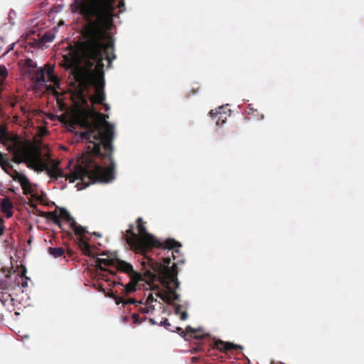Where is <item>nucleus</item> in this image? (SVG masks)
Masks as SVG:
<instances>
[{
  "label": "nucleus",
  "instance_id": "f257e3e1",
  "mask_svg": "<svg viewBox=\"0 0 364 364\" xmlns=\"http://www.w3.org/2000/svg\"><path fill=\"white\" fill-rule=\"evenodd\" d=\"M107 117L101 112L87 109L78 113L75 122L85 129L80 133V136L87 142V154L108 158L111 161L110 166L103 168L90 162L87 166L77 165L72 172L65 175L63 171L58 168L59 163L49 168L42 158L41 151L38 149H33L24 163L28 168L37 172L46 171L50 178L53 179L65 178L70 183L80 179L85 187L96 182L110 181L114 178V164L112 159L114 132V126L107 122Z\"/></svg>",
  "mask_w": 364,
  "mask_h": 364
},
{
  "label": "nucleus",
  "instance_id": "f03ea898",
  "mask_svg": "<svg viewBox=\"0 0 364 364\" xmlns=\"http://www.w3.org/2000/svg\"><path fill=\"white\" fill-rule=\"evenodd\" d=\"M112 30L87 23L83 33L85 40L77 48L79 61L83 65L68 57H64L62 64L66 70H70L75 80L82 88L94 87L91 102L95 104L102 105L105 100L103 60L105 58L109 63L108 67H111L112 60L116 58L114 39L110 34Z\"/></svg>",
  "mask_w": 364,
  "mask_h": 364
},
{
  "label": "nucleus",
  "instance_id": "7ed1b4c3",
  "mask_svg": "<svg viewBox=\"0 0 364 364\" xmlns=\"http://www.w3.org/2000/svg\"><path fill=\"white\" fill-rule=\"evenodd\" d=\"M144 223L141 218H138L136 225L139 234L134 232V225L131 224L126 231L127 235L124 236L130 248L136 253L143 256L141 262L143 269L149 267L148 260L157 261L149 255V252H152L154 248L168 250V253L171 251V257L176 259L180 255V251L178 249L181 247L180 242L171 238L166 240L164 242L160 241L146 231Z\"/></svg>",
  "mask_w": 364,
  "mask_h": 364
},
{
  "label": "nucleus",
  "instance_id": "20e7f679",
  "mask_svg": "<svg viewBox=\"0 0 364 364\" xmlns=\"http://www.w3.org/2000/svg\"><path fill=\"white\" fill-rule=\"evenodd\" d=\"M117 0H74L73 13H79L87 23L113 28Z\"/></svg>",
  "mask_w": 364,
  "mask_h": 364
},
{
  "label": "nucleus",
  "instance_id": "39448f33",
  "mask_svg": "<svg viewBox=\"0 0 364 364\" xmlns=\"http://www.w3.org/2000/svg\"><path fill=\"white\" fill-rule=\"evenodd\" d=\"M162 259L163 262L149 259V267L144 269L145 275L150 279H154L156 277V274H158L162 279V283L168 290H170L173 301H178L180 295L176 292V289H178L180 286V282L177 278V264L173 263L171 268H169L170 255L163 257Z\"/></svg>",
  "mask_w": 364,
  "mask_h": 364
},
{
  "label": "nucleus",
  "instance_id": "423d86ee",
  "mask_svg": "<svg viewBox=\"0 0 364 364\" xmlns=\"http://www.w3.org/2000/svg\"><path fill=\"white\" fill-rule=\"evenodd\" d=\"M0 143L7 146L8 151L13 155L12 161L16 164L24 163L33 150L21 141L18 135L11 134L6 125L0 126Z\"/></svg>",
  "mask_w": 364,
  "mask_h": 364
},
{
  "label": "nucleus",
  "instance_id": "0eeeda50",
  "mask_svg": "<svg viewBox=\"0 0 364 364\" xmlns=\"http://www.w3.org/2000/svg\"><path fill=\"white\" fill-rule=\"evenodd\" d=\"M115 267L118 271L127 274L129 277V282L125 285L119 282V284L124 287L123 291L126 295L136 291L139 282L144 280L142 274L135 271L132 264L129 262L117 259L115 260Z\"/></svg>",
  "mask_w": 364,
  "mask_h": 364
},
{
  "label": "nucleus",
  "instance_id": "6e6552de",
  "mask_svg": "<svg viewBox=\"0 0 364 364\" xmlns=\"http://www.w3.org/2000/svg\"><path fill=\"white\" fill-rule=\"evenodd\" d=\"M60 220L63 219L69 223L70 228L74 230L77 235H85L87 232L86 228L78 225L75 219L70 215V213L65 208L60 209Z\"/></svg>",
  "mask_w": 364,
  "mask_h": 364
},
{
  "label": "nucleus",
  "instance_id": "1a4fd4ad",
  "mask_svg": "<svg viewBox=\"0 0 364 364\" xmlns=\"http://www.w3.org/2000/svg\"><path fill=\"white\" fill-rule=\"evenodd\" d=\"M212 349H216L223 353H228L235 350L242 349V347L230 342H225L222 340H215L211 344Z\"/></svg>",
  "mask_w": 364,
  "mask_h": 364
},
{
  "label": "nucleus",
  "instance_id": "9d476101",
  "mask_svg": "<svg viewBox=\"0 0 364 364\" xmlns=\"http://www.w3.org/2000/svg\"><path fill=\"white\" fill-rule=\"evenodd\" d=\"M46 65L44 68H41L36 71H34L33 73H31V70L29 71V75H31V79L36 82V84H43L46 82Z\"/></svg>",
  "mask_w": 364,
  "mask_h": 364
},
{
  "label": "nucleus",
  "instance_id": "9b49d317",
  "mask_svg": "<svg viewBox=\"0 0 364 364\" xmlns=\"http://www.w3.org/2000/svg\"><path fill=\"white\" fill-rule=\"evenodd\" d=\"M78 236H79L78 246H79L80 249L82 250V252H83V254L88 257H94L95 255H94V253L91 251L90 245L87 241H85L83 239V237H82L83 235H78Z\"/></svg>",
  "mask_w": 364,
  "mask_h": 364
},
{
  "label": "nucleus",
  "instance_id": "f8f14e48",
  "mask_svg": "<svg viewBox=\"0 0 364 364\" xmlns=\"http://www.w3.org/2000/svg\"><path fill=\"white\" fill-rule=\"evenodd\" d=\"M1 211L6 214L7 218H11L13 215L11 209L13 208V203L9 198H4L0 203Z\"/></svg>",
  "mask_w": 364,
  "mask_h": 364
},
{
  "label": "nucleus",
  "instance_id": "ddd939ff",
  "mask_svg": "<svg viewBox=\"0 0 364 364\" xmlns=\"http://www.w3.org/2000/svg\"><path fill=\"white\" fill-rule=\"evenodd\" d=\"M95 266L97 268V269H99L100 271H107L105 268L103 267V266L105 267H110V266H114L115 267V261L105 258H97L95 262Z\"/></svg>",
  "mask_w": 364,
  "mask_h": 364
},
{
  "label": "nucleus",
  "instance_id": "4468645a",
  "mask_svg": "<svg viewBox=\"0 0 364 364\" xmlns=\"http://www.w3.org/2000/svg\"><path fill=\"white\" fill-rule=\"evenodd\" d=\"M123 296H116L115 301L117 304H122L123 306L129 305V304H135L136 306L138 304H141L142 301L141 300L137 301L134 298H128L125 299L124 296H127L124 291H122Z\"/></svg>",
  "mask_w": 364,
  "mask_h": 364
},
{
  "label": "nucleus",
  "instance_id": "2eb2a0df",
  "mask_svg": "<svg viewBox=\"0 0 364 364\" xmlns=\"http://www.w3.org/2000/svg\"><path fill=\"white\" fill-rule=\"evenodd\" d=\"M46 69L48 80L54 84L58 83V77L54 73V67L47 63L46 64Z\"/></svg>",
  "mask_w": 364,
  "mask_h": 364
},
{
  "label": "nucleus",
  "instance_id": "dca6fc26",
  "mask_svg": "<svg viewBox=\"0 0 364 364\" xmlns=\"http://www.w3.org/2000/svg\"><path fill=\"white\" fill-rule=\"evenodd\" d=\"M22 187L25 193L31 192L30 182L28 178L23 174V176H19L17 181Z\"/></svg>",
  "mask_w": 364,
  "mask_h": 364
},
{
  "label": "nucleus",
  "instance_id": "f3484780",
  "mask_svg": "<svg viewBox=\"0 0 364 364\" xmlns=\"http://www.w3.org/2000/svg\"><path fill=\"white\" fill-rule=\"evenodd\" d=\"M48 253L53 257L57 258L62 257L65 254V249L63 247H50L48 249Z\"/></svg>",
  "mask_w": 364,
  "mask_h": 364
},
{
  "label": "nucleus",
  "instance_id": "a211bd4d",
  "mask_svg": "<svg viewBox=\"0 0 364 364\" xmlns=\"http://www.w3.org/2000/svg\"><path fill=\"white\" fill-rule=\"evenodd\" d=\"M46 215L49 220H52L55 224L58 225L59 227H61L60 216L56 210L48 212Z\"/></svg>",
  "mask_w": 364,
  "mask_h": 364
},
{
  "label": "nucleus",
  "instance_id": "6ab92c4d",
  "mask_svg": "<svg viewBox=\"0 0 364 364\" xmlns=\"http://www.w3.org/2000/svg\"><path fill=\"white\" fill-rule=\"evenodd\" d=\"M158 296L166 303L169 305H173V299L171 297V294H170V290H168L166 293H160Z\"/></svg>",
  "mask_w": 364,
  "mask_h": 364
},
{
  "label": "nucleus",
  "instance_id": "aec40b11",
  "mask_svg": "<svg viewBox=\"0 0 364 364\" xmlns=\"http://www.w3.org/2000/svg\"><path fill=\"white\" fill-rule=\"evenodd\" d=\"M209 114L210 116L215 120V122H216V124L219 125L220 124V120L221 119V112H218V111H215L214 112L213 110H210V112H209Z\"/></svg>",
  "mask_w": 364,
  "mask_h": 364
},
{
  "label": "nucleus",
  "instance_id": "412c9836",
  "mask_svg": "<svg viewBox=\"0 0 364 364\" xmlns=\"http://www.w3.org/2000/svg\"><path fill=\"white\" fill-rule=\"evenodd\" d=\"M24 66L28 69L33 70L37 67V64L32 59L26 58L25 60Z\"/></svg>",
  "mask_w": 364,
  "mask_h": 364
},
{
  "label": "nucleus",
  "instance_id": "4be33fe9",
  "mask_svg": "<svg viewBox=\"0 0 364 364\" xmlns=\"http://www.w3.org/2000/svg\"><path fill=\"white\" fill-rule=\"evenodd\" d=\"M55 38V36L54 34L51 33H46L43 36V41H45V42H52L53 41Z\"/></svg>",
  "mask_w": 364,
  "mask_h": 364
},
{
  "label": "nucleus",
  "instance_id": "5701e85b",
  "mask_svg": "<svg viewBox=\"0 0 364 364\" xmlns=\"http://www.w3.org/2000/svg\"><path fill=\"white\" fill-rule=\"evenodd\" d=\"M26 270L22 273V275L21 277V285L22 287H28V278L26 276Z\"/></svg>",
  "mask_w": 364,
  "mask_h": 364
},
{
  "label": "nucleus",
  "instance_id": "b1692460",
  "mask_svg": "<svg viewBox=\"0 0 364 364\" xmlns=\"http://www.w3.org/2000/svg\"><path fill=\"white\" fill-rule=\"evenodd\" d=\"M132 318L133 320V323H136V324L141 323V322L146 319V317H144L143 318H140L139 315L137 314H133L132 316Z\"/></svg>",
  "mask_w": 364,
  "mask_h": 364
},
{
  "label": "nucleus",
  "instance_id": "393cba45",
  "mask_svg": "<svg viewBox=\"0 0 364 364\" xmlns=\"http://www.w3.org/2000/svg\"><path fill=\"white\" fill-rule=\"evenodd\" d=\"M160 326H164L166 329L169 330V331H173L171 329V323L168 322V319L165 318L164 320H162L160 323H159Z\"/></svg>",
  "mask_w": 364,
  "mask_h": 364
},
{
  "label": "nucleus",
  "instance_id": "a878e982",
  "mask_svg": "<svg viewBox=\"0 0 364 364\" xmlns=\"http://www.w3.org/2000/svg\"><path fill=\"white\" fill-rule=\"evenodd\" d=\"M5 220L2 216L0 217V236H1L5 230Z\"/></svg>",
  "mask_w": 364,
  "mask_h": 364
},
{
  "label": "nucleus",
  "instance_id": "bb28decb",
  "mask_svg": "<svg viewBox=\"0 0 364 364\" xmlns=\"http://www.w3.org/2000/svg\"><path fill=\"white\" fill-rule=\"evenodd\" d=\"M186 333L188 334H190L191 336L198 338L197 336L196 335V331L195 329H193L192 327H191L189 326H187L186 328Z\"/></svg>",
  "mask_w": 364,
  "mask_h": 364
},
{
  "label": "nucleus",
  "instance_id": "cd10ccee",
  "mask_svg": "<svg viewBox=\"0 0 364 364\" xmlns=\"http://www.w3.org/2000/svg\"><path fill=\"white\" fill-rule=\"evenodd\" d=\"M153 301H156V299L154 298L153 295L151 294H149V296L147 297L146 300V304H149Z\"/></svg>",
  "mask_w": 364,
  "mask_h": 364
},
{
  "label": "nucleus",
  "instance_id": "c85d7f7f",
  "mask_svg": "<svg viewBox=\"0 0 364 364\" xmlns=\"http://www.w3.org/2000/svg\"><path fill=\"white\" fill-rule=\"evenodd\" d=\"M139 311L141 312V314H146V313H149V307H147V306L140 307L139 309Z\"/></svg>",
  "mask_w": 364,
  "mask_h": 364
},
{
  "label": "nucleus",
  "instance_id": "c756f323",
  "mask_svg": "<svg viewBox=\"0 0 364 364\" xmlns=\"http://www.w3.org/2000/svg\"><path fill=\"white\" fill-rule=\"evenodd\" d=\"M8 164V161L6 159H4V155L0 151V164Z\"/></svg>",
  "mask_w": 364,
  "mask_h": 364
},
{
  "label": "nucleus",
  "instance_id": "7c9ffc66",
  "mask_svg": "<svg viewBox=\"0 0 364 364\" xmlns=\"http://www.w3.org/2000/svg\"><path fill=\"white\" fill-rule=\"evenodd\" d=\"M23 174L18 172L17 171H14V176H13L14 181H18V178L19 176H23Z\"/></svg>",
  "mask_w": 364,
  "mask_h": 364
},
{
  "label": "nucleus",
  "instance_id": "2f4dec72",
  "mask_svg": "<svg viewBox=\"0 0 364 364\" xmlns=\"http://www.w3.org/2000/svg\"><path fill=\"white\" fill-rule=\"evenodd\" d=\"M188 318V314L186 311H183L181 313L180 318L183 321L186 320Z\"/></svg>",
  "mask_w": 364,
  "mask_h": 364
},
{
  "label": "nucleus",
  "instance_id": "473e14b6",
  "mask_svg": "<svg viewBox=\"0 0 364 364\" xmlns=\"http://www.w3.org/2000/svg\"><path fill=\"white\" fill-rule=\"evenodd\" d=\"M181 309H182V306L181 304L176 305V308H175V313L176 314H178L181 312Z\"/></svg>",
  "mask_w": 364,
  "mask_h": 364
},
{
  "label": "nucleus",
  "instance_id": "72a5a7b5",
  "mask_svg": "<svg viewBox=\"0 0 364 364\" xmlns=\"http://www.w3.org/2000/svg\"><path fill=\"white\" fill-rule=\"evenodd\" d=\"M12 48H13V46L11 48H7L6 49V50L1 54V55L4 56V55H6L10 51V50Z\"/></svg>",
  "mask_w": 364,
  "mask_h": 364
},
{
  "label": "nucleus",
  "instance_id": "f704fd0d",
  "mask_svg": "<svg viewBox=\"0 0 364 364\" xmlns=\"http://www.w3.org/2000/svg\"><path fill=\"white\" fill-rule=\"evenodd\" d=\"M30 205L31 207H32L33 209H35L36 210H38V208H37V205L33 203H30Z\"/></svg>",
  "mask_w": 364,
  "mask_h": 364
},
{
  "label": "nucleus",
  "instance_id": "c9c22d12",
  "mask_svg": "<svg viewBox=\"0 0 364 364\" xmlns=\"http://www.w3.org/2000/svg\"><path fill=\"white\" fill-rule=\"evenodd\" d=\"M149 322L153 325L156 324V322L153 318H149Z\"/></svg>",
  "mask_w": 364,
  "mask_h": 364
},
{
  "label": "nucleus",
  "instance_id": "e433bc0d",
  "mask_svg": "<svg viewBox=\"0 0 364 364\" xmlns=\"http://www.w3.org/2000/svg\"><path fill=\"white\" fill-rule=\"evenodd\" d=\"M124 6V1H121L119 3L118 6H119V8H121V6Z\"/></svg>",
  "mask_w": 364,
  "mask_h": 364
},
{
  "label": "nucleus",
  "instance_id": "4c0bfd02",
  "mask_svg": "<svg viewBox=\"0 0 364 364\" xmlns=\"http://www.w3.org/2000/svg\"><path fill=\"white\" fill-rule=\"evenodd\" d=\"M3 286H4L3 282H0V289L1 290H4L5 289V288Z\"/></svg>",
  "mask_w": 364,
  "mask_h": 364
},
{
  "label": "nucleus",
  "instance_id": "58836bf2",
  "mask_svg": "<svg viewBox=\"0 0 364 364\" xmlns=\"http://www.w3.org/2000/svg\"><path fill=\"white\" fill-rule=\"evenodd\" d=\"M94 235L97 236V237H100L101 236L100 234H98V233H96V232H94Z\"/></svg>",
  "mask_w": 364,
  "mask_h": 364
},
{
  "label": "nucleus",
  "instance_id": "ea45409f",
  "mask_svg": "<svg viewBox=\"0 0 364 364\" xmlns=\"http://www.w3.org/2000/svg\"><path fill=\"white\" fill-rule=\"evenodd\" d=\"M177 331H182V328H180V327H177Z\"/></svg>",
  "mask_w": 364,
  "mask_h": 364
},
{
  "label": "nucleus",
  "instance_id": "a19ab883",
  "mask_svg": "<svg viewBox=\"0 0 364 364\" xmlns=\"http://www.w3.org/2000/svg\"><path fill=\"white\" fill-rule=\"evenodd\" d=\"M225 122V119H221V124H223Z\"/></svg>",
  "mask_w": 364,
  "mask_h": 364
},
{
  "label": "nucleus",
  "instance_id": "79ce46f5",
  "mask_svg": "<svg viewBox=\"0 0 364 364\" xmlns=\"http://www.w3.org/2000/svg\"><path fill=\"white\" fill-rule=\"evenodd\" d=\"M47 213H43V214H41V216H43L44 214H46Z\"/></svg>",
  "mask_w": 364,
  "mask_h": 364
},
{
  "label": "nucleus",
  "instance_id": "37998d69",
  "mask_svg": "<svg viewBox=\"0 0 364 364\" xmlns=\"http://www.w3.org/2000/svg\"><path fill=\"white\" fill-rule=\"evenodd\" d=\"M109 272L110 274H114V272H112V271H109Z\"/></svg>",
  "mask_w": 364,
  "mask_h": 364
}]
</instances>
